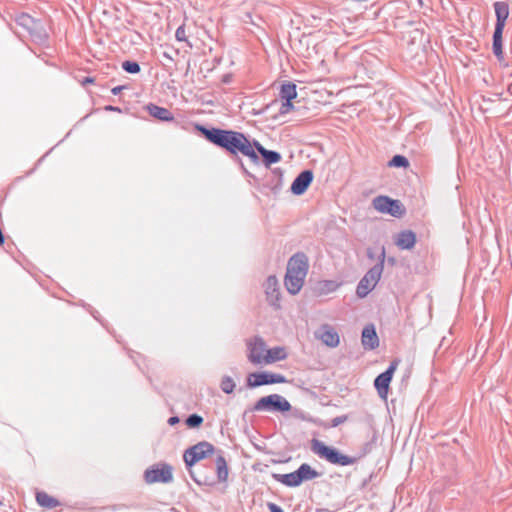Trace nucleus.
Returning <instances> with one entry per match:
<instances>
[{"mask_svg":"<svg viewBox=\"0 0 512 512\" xmlns=\"http://www.w3.org/2000/svg\"><path fill=\"white\" fill-rule=\"evenodd\" d=\"M247 358L253 365H265L267 345L263 338L255 336L247 341Z\"/></svg>","mask_w":512,"mask_h":512,"instance_id":"obj_7","label":"nucleus"},{"mask_svg":"<svg viewBox=\"0 0 512 512\" xmlns=\"http://www.w3.org/2000/svg\"><path fill=\"white\" fill-rule=\"evenodd\" d=\"M279 94L282 100L292 101L297 96L296 85L290 82L282 84Z\"/></svg>","mask_w":512,"mask_h":512,"instance_id":"obj_25","label":"nucleus"},{"mask_svg":"<svg viewBox=\"0 0 512 512\" xmlns=\"http://www.w3.org/2000/svg\"><path fill=\"white\" fill-rule=\"evenodd\" d=\"M287 353L284 347H273L268 349L265 354V365L272 364L281 360L286 359Z\"/></svg>","mask_w":512,"mask_h":512,"instance_id":"obj_18","label":"nucleus"},{"mask_svg":"<svg viewBox=\"0 0 512 512\" xmlns=\"http://www.w3.org/2000/svg\"><path fill=\"white\" fill-rule=\"evenodd\" d=\"M390 167L407 168L409 166L408 159L403 155H395L389 161Z\"/></svg>","mask_w":512,"mask_h":512,"instance_id":"obj_31","label":"nucleus"},{"mask_svg":"<svg viewBox=\"0 0 512 512\" xmlns=\"http://www.w3.org/2000/svg\"><path fill=\"white\" fill-rule=\"evenodd\" d=\"M17 22L21 26L25 27L28 30V32L30 30H32L34 26H35V28H37V23H38V21H35L31 16H29L27 14L21 15L18 18Z\"/></svg>","mask_w":512,"mask_h":512,"instance_id":"obj_29","label":"nucleus"},{"mask_svg":"<svg viewBox=\"0 0 512 512\" xmlns=\"http://www.w3.org/2000/svg\"><path fill=\"white\" fill-rule=\"evenodd\" d=\"M385 258V248L382 247L381 253L378 257V263H376L367 271V273L363 276L357 285L356 294L358 297H366L369 292L372 291L377 285L383 273Z\"/></svg>","mask_w":512,"mask_h":512,"instance_id":"obj_4","label":"nucleus"},{"mask_svg":"<svg viewBox=\"0 0 512 512\" xmlns=\"http://www.w3.org/2000/svg\"><path fill=\"white\" fill-rule=\"evenodd\" d=\"M125 88H126V86H124V85L116 86V87L112 88L111 92L113 95H118Z\"/></svg>","mask_w":512,"mask_h":512,"instance_id":"obj_40","label":"nucleus"},{"mask_svg":"<svg viewBox=\"0 0 512 512\" xmlns=\"http://www.w3.org/2000/svg\"><path fill=\"white\" fill-rule=\"evenodd\" d=\"M179 422H180V419H179L178 416H172V417H170L168 419V424L171 425V426H173V425H175V424H177Z\"/></svg>","mask_w":512,"mask_h":512,"instance_id":"obj_41","label":"nucleus"},{"mask_svg":"<svg viewBox=\"0 0 512 512\" xmlns=\"http://www.w3.org/2000/svg\"><path fill=\"white\" fill-rule=\"evenodd\" d=\"M493 7L496 15L495 25L505 27L506 20L509 16L508 4L504 1H496Z\"/></svg>","mask_w":512,"mask_h":512,"instance_id":"obj_17","label":"nucleus"},{"mask_svg":"<svg viewBox=\"0 0 512 512\" xmlns=\"http://www.w3.org/2000/svg\"><path fill=\"white\" fill-rule=\"evenodd\" d=\"M217 479L219 482H225L228 478V465L225 457L220 451L215 460Z\"/></svg>","mask_w":512,"mask_h":512,"instance_id":"obj_20","label":"nucleus"},{"mask_svg":"<svg viewBox=\"0 0 512 512\" xmlns=\"http://www.w3.org/2000/svg\"><path fill=\"white\" fill-rule=\"evenodd\" d=\"M268 509L270 512H284L283 509L275 503H268Z\"/></svg>","mask_w":512,"mask_h":512,"instance_id":"obj_39","label":"nucleus"},{"mask_svg":"<svg viewBox=\"0 0 512 512\" xmlns=\"http://www.w3.org/2000/svg\"><path fill=\"white\" fill-rule=\"evenodd\" d=\"M252 147L260 153V150L264 148L258 141L254 140Z\"/></svg>","mask_w":512,"mask_h":512,"instance_id":"obj_42","label":"nucleus"},{"mask_svg":"<svg viewBox=\"0 0 512 512\" xmlns=\"http://www.w3.org/2000/svg\"><path fill=\"white\" fill-rule=\"evenodd\" d=\"M36 501L39 506L46 509H53L60 505L58 499L50 496L49 494L43 491L36 493Z\"/></svg>","mask_w":512,"mask_h":512,"instance_id":"obj_22","label":"nucleus"},{"mask_svg":"<svg viewBox=\"0 0 512 512\" xmlns=\"http://www.w3.org/2000/svg\"><path fill=\"white\" fill-rule=\"evenodd\" d=\"M273 477L287 487H297L301 484L297 470L287 474H274Z\"/></svg>","mask_w":512,"mask_h":512,"instance_id":"obj_21","label":"nucleus"},{"mask_svg":"<svg viewBox=\"0 0 512 512\" xmlns=\"http://www.w3.org/2000/svg\"><path fill=\"white\" fill-rule=\"evenodd\" d=\"M144 478L147 483H169L173 480L172 467L168 464L153 466L145 471Z\"/></svg>","mask_w":512,"mask_h":512,"instance_id":"obj_9","label":"nucleus"},{"mask_svg":"<svg viewBox=\"0 0 512 512\" xmlns=\"http://www.w3.org/2000/svg\"><path fill=\"white\" fill-rule=\"evenodd\" d=\"M189 428H198L203 423V417L198 414H191L185 420Z\"/></svg>","mask_w":512,"mask_h":512,"instance_id":"obj_32","label":"nucleus"},{"mask_svg":"<svg viewBox=\"0 0 512 512\" xmlns=\"http://www.w3.org/2000/svg\"><path fill=\"white\" fill-rule=\"evenodd\" d=\"M361 341L365 349L372 350L378 347L379 338L373 325H367L364 327Z\"/></svg>","mask_w":512,"mask_h":512,"instance_id":"obj_14","label":"nucleus"},{"mask_svg":"<svg viewBox=\"0 0 512 512\" xmlns=\"http://www.w3.org/2000/svg\"><path fill=\"white\" fill-rule=\"evenodd\" d=\"M504 27L495 25L493 33V43L502 42V34Z\"/></svg>","mask_w":512,"mask_h":512,"instance_id":"obj_35","label":"nucleus"},{"mask_svg":"<svg viewBox=\"0 0 512 512\" xmlns=\"http://www.w3.org/2000/svg\"><path fill=\"white\" fill-rule=\"evenodd\" d=\"M105 110H107V111H118L119 112L120 108L109 105V106L105 107Z\"/></svg>","mask_w":512,"mask_h":512,"instance_id":"obj_43","label":"nucleus"},{"mask_svg":"<svg viewBox=\"0 0 512 512\" xmlns=\"http://www.w3.org/2000/svg\"><path fill=\"white\" fill-rule=\"evenodd\" d=\"M266 300L274 309H280V286L276 276H269L264 283Z\"/></svg>","mask_w":512,"mask_h":512,"instance_id":"obj_11","label":"nucleus"},{"mask_svg":"<svg viewBox=\"0 0 512 512\" xmlns=\"http://www.w3.org/2000/svg\"><path fill=\"white\" fill-rule=\"evenodd\" d=\"M345 420H346V417H345V416H338V417H335V418H333V419H332L331 426H332V427H337V426H339L340 424H342Z\"/></svg>","mask_w":512,"mask_h":512,"instance_id":"obj_38","label":"nucleus"},{"mask_svg":"<svg viewBox=\"0 0 512 512\" xmlns=\"http://www.w3.org/2000/svg\"><path fill=\"white\" fill-rule=\"evenodd\" d=\"M235 382L230 376H224L220 383L221 390L226 394H231L235 389Z\"/></svg>","mask_w":512,"mask_h":512,"instance_id":"obj_30","label":"nucleus"},{"mask_svg":"<svg viewBox=\"0 0 512 512\" xmlns=\"http://www.w3.org/2000/svg\"><path fill=\"white\" fill-rule=\"evenodd\" d=\"M94 82V79L91 78V77H86L84 80H83V85H86L88 83H93Z\"/></svg>","mask_w":512,"mask_h":512,"instance_id":"obj_44","label":"nucleus"},{"mask_svg":"<svg viewBox=\"0 0 512 512\" xmlns=\"http://www.w3.org/2000/svg\"><path fill=\"white\" fill-rule=\"evenodd\" d=\"M339 286L340 284L334 280H324L319 283L318 290L321 293L327 294L336 291Z\"/></svg>","mask_w":512,"mask_h":512,"instance_id":"obj_28","label":"nucleus"},{"mask_svg":"<svg viewBox=\"0 0 512 512\" xmlns=\"http://www.w3.org/2000/svg\"><path fill=\"white\" fill-rule=\"evenodd\" d=\"M214 451L215 448L211 443L207 441H201L185 450L183 454V460L186 467L190 469L198 461L206 458L209 455H212Z\"/></svg>","mask_w":512,"mask_h":512,"instance_id":"obj_6","label":"nucleus"},{"mask_svg":"<svg viewBox=\"0 0 512 512\" xmlns=\"http://www.w3.org/2000/svg\"><path fill=\"white\" fill-rule=\"evenodd\" d=\"M260 154L263 157L264 164L269 167L272 164L278 163L281 160V155L277 151L262 148Z\"/></svg>","mask_w":512,"mask_h":512,"instance_id":"obj_24","label":"nucleus"},{"mask_svg":"<svg viewBox=\"0 0 512 512\" xmlns=\"http://www.w3.org/2000/svg\"><path fill=\"white\" fill-rule=\"evenodd\" d=\"M190 474H191V476L193 477V479H194V481H195V482H197V483H199V482H200L198 479H196V478L193 476L192 471H190Z\"/></svg>","mask_w":512,"mask_h":512,"instance_id":"obj_47","label":"nucleus"},{"mask_svg":"<svg viewBox=\"0 0 512 512\" xmlns=\"http://www.w3.org/2000/svg\"><path fill=\"white\" fill-rule=\"evenodd\" d=\"M374 209L381 213L391 212L390 206L398 208V200L389 198L388 196H377L372 201Z\"/></svg>","mask_w":512,"mask_h":512,"instance_id":"obj_16","label":"nucleus"},{"mask_svg":"<svg viewBox=\"0 0 512 512\" xmlns=\"http://www.w3.org/2000/svg\"><path fill=\"white\" fill-rule=\"evenodd\" d=\"M313 181V172L311 170H304L294 179L291 184V192L294 195H302L310 186Z\"/></svg>","mask_w":512,"mask_h":512,"instance_id":"obj_13","label":"nucleus"},{"mask_svg":"<svg viewBox=\"0 0 512 512\" xmlns=\"http://www.w3.org/2000/svg\"><path fill=\"white\" fill-rule=\"evenodd\" d=\"M287 380L282 374L267 371L250 373L247 377V386L255 388L263 385L281 384Z\"/></svg>","mask_w":512,"mask_h":512,"instance_id":"obj_8","label":"nucleus"},{"mask_svg":"<svg viewBox=\"0 0 512 512\" xmlns=\"http://www.w3.org/2000/svg\"><path fill=\"white\" fill-rule=\"evenodd\" d=\"M32 39L39 44H44L48 38L47 32L41 23H37V28L35 26L32 30L29 31Z\"/></svg>","mask_w":512,"mask_h":512,"instance_id":"obj_26","label":"nucleus"},{"mask_svg":"<svg viewBox=\"0 0 512 512\" xmlns=\"http://www.w3.org/2000/svg\"><path fill=\"white\" fill-rule=\"evenodd\" d=\"M367 255H368V257H369V258H373V255H372V253L370 252V250L368 251Z\"/></svg>","mask_w":512,"mask_h":512,"instance_id":"obj_48","label":"nucleus"},{"mask_svg":"<svg viewBox=\"0 0 512 512\" xmlns=\"http://www.w3.org/2000/svg\"><path fill=\"white\" fill-rule=\"evenodd\" d=\"M388 262H389L390 264H394V263H395V259H394V258H388Z\"/></svg>","mask_w":512,"mask_h":512,"instance_id":"obj_45","label":"nucleus"},{"mask_svg":"<svg viewBox=\"0 0 512 512\" xmlns=\"http://www.w3.org/2000/svg\"><path fill=\"white\" fill-rule=\"evenodd\" d=\"M299 481L302 483L304 481L313 480L320 476V473L313 469L309 464L303 463L297 469Z\"/></svg>","mask_w":512,"mask_h":512,"instance_id":"obj_23","label":"nucleus"},{"mask_svg":"<svg viewBox=\"0 0 512 512\" xmlns=\"http://www.w3.org/2000/svg\"><path fill=\"white\" fill-rule=\"evenodd\" d=\"M291 408V404L285 397L279 394H271L257 400L251 411L284 413L290 411Z\"/></svg>","mask_w":512,"mask_h":512,"instance_id":"obj_5","label":"nucleus"},{"mask_svg":"<svg viewBox=\"0 0 512 512\" xmlns=\"http://www.w3.org/2000/svg\"><path fill=\"white\" fill-rule=\"evenodd\" d=\"M390 210H391V212H386V213L390 214L391 216H394V217H400L403 214V208L399 201H398V208H396L395 206H390Z\"/></svg>","mask_w":512,"mask_h":512,"instance_id":"obj_37","label":"nucleus"},{"mask_svg":"<svg viewBox=\"0 0 512 512\" xmlns=\"http://www.w3.org/2000/svg\"><path fill=\"white\" fill-rule=\"evenodd\" d=\"M315 337L328 347L335 348L340 343L338 332L329 324L322 325L316 332Z\"/></svg>","mask_w":512,"mask_h":512,"instance_id":"obj_12","label":"nucleus"},{"mask_svg":"<svg viewBox=\"0 0 512 512\" xmlns=\"http://www.w3.org/2000/svg\"><path fill=\"white\" fill-rule=\"evenodd\" d=\"M279 105L278 115L283 116L288 114L293 109V104L290 100H283L281 103H278L277 100L273 101L270 105L266 107V110Z\"/></svg>","mask_w":512,"mask_h":512,"instance_id":"obj_27","label":"nucleus"},{"mask_svg":"<svg viewBox=\"0 0 512 512\" xmlns=\"http://www.w3.org/2000/svg\"><path fill=\"white\" fill-rule=\"evenodd\" d=\"M122 69L130 74H136L140 72V65L135 61H124L122 63Z\"/></svg>","mask_w":512,"mask_h":512,"instance_id":"obj_33","label":"nucleus"},{"mask_svg":"<svg viewBox=\"0 0 512 512\" xmlns=\"http://www.w3.org/2000/svg\"><path fill=\"white\" fill-rule=\"evenodd\" d=\"M199 129L205 138L214 145H217L234 155L241 153L242 155L249 157L254 163L259 161V157L253 149L252 144L243 133L219 128L209 129L200 127Z\"/></svg>","mask_w":512,"mask_h":512,"instance_id":"obj_1","label":"nucleus"},{"mask_svg":"<svg viewBox=\"0 0 512 512\" xmlns=\"http://www.w3.org/2000/svg\"><path fill=\"white\" fill-rule=\"evenodd\" d=\"M416 234L411 230L399 232L395 238V244L402 250H410L415 246Z\"/></svg>","mask_w":512,"mask_h":512,"instance_id":"obj_15","label":"nucleus"},{"mask_svg":"<svg viewBox=\"0 0 512 512\" xmlns=\"http://www.w3.org/2000/svg\"><path fill=\"white\" fill-rule=\"evenodd\" d=\"M175 37L178 41H186L187 40V37H186V31H185V26L184 25H181L179 26L177 29H176V32H175Z\"/></svg>","mask_w":512,"mask_h":512,"instance_id":"obj_36","label":"nucleus"},{"mask_svg":"<svg viewBox=\"0 0 512 512\" xmlns=\"http://www.w3.org/2000/svg\"><path fill=\"white\" fill-rule=\"evenodd\" d=\"M397 364V361L391 362L389 367L384 372L379 374L374 380V386L382 399L387 398L389 385L397 368Z\"/></svg>","mask_w":512,"mask_h":512,"instance_id":"obj_10","label":"nucleus"},{"mask_svg":"<svg viewBox=\"0 0 512 512\" xmlns=\"http://www.w3.org/2000/svg\"><path fill=\"white\" fill-rule=\"evenodd\" d=\"M223 82H225V83H228V82H229V78H228V76H225V77H224Z\"/></svg>","mask_w":512,"mask_h":512,"instance_id":"obj_46","label":"nucleus"},{"mask_svg":"<svg viewBox=\"0 0 512 512\" xmlns=\"http://www.w3.org/2000/svg\"><path fill=\"white\" fill-rule=\"evenodd\" d=\"M147 110L149 112V114L156 118V119H159V120H162V121H171L173 120V115L172 113L164 108V107H160L158 105H155V104H149L147 106Z\"/></svg>","mask_w":512,"mask_h":512,"instance_id":"obj_19","label":"nucleus"},{"mask_svg":"<svg viewBox=\"0 0 512 512\" xmlns=\"http://www.w3.org/2000/svg\"><path fill=\"white\" fill-rule=\"evenodd\" d=\"M492 49L498 60L503 59L502 42L492 43Z\"/></svg>","mask_w":512,"mask_h":512,"instance_id":"obj_34","label":"nucleus"},{"mask_svg":"<svg viewBox=\"0 0 512 512\" xmlns=\"http://www.w3.org/2000/svg\"><path fill=\"white\" fill-rule=\"evenodd\" d=\"M311 450L320 458L334 465L348 466L356 463L358 460L356 457L342 454L338 449L328 446L318 439L311 441Z\"/></svg>","mask_w":512,"mask_h":512,"instance_id":"obj_3","label":"nucleus"},{"mask_svg":"<svg viewBox=\"0 0 512 512\" xmlns=\"http://www.w3.org/2000/svg\"><path fill=\"white\" fill-rule=\"evenodd\" d=\"M309 268L308 257L302 252L294 254L287 263L285 286L287 291L295 295L303 287Z\"/></svg>","mask_w":512,"mask_h":512,"instance_id":"obj_2","label":"nucleus"}]
</instances>
